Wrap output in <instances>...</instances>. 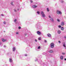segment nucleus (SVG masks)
Returning a JSON list of instances; mask_svg holds the SVG:
<instances>
[{"label": "nucleus", "mask_w": 66, "mask_h": 66, "mask_svg": "<svg viewBox=\"0 0 66 66\" xmlns=\"http://www.w3.org/2000/svg\"><path fill=\"white\" fill-rule=\"evenodd\" d=\"M41 14L42 15V17H45L46 16L44 13V12L43 11H41Z\"/></svg>", "instance_id": "f257e3e1"}, {"label": "nucleus", "mask_w": 66, "mask_h": 66, "mask_svg": "<svg viewBox=\"0 0 66 66\" xmlns=\"http://www.w3.org/2000/svg\"><path fill=\"white\" fill-rule=\"evenodd\" d=\"M51 47V48H53L54 47V44L53 43H52L50 44Z\"/></svg>", "instance_id": "f03ea898"}, {"label": "nucleus", "mask_w": 66, "mask_h": 66, "mask_svg": "<svg viewBox=\"0 0 66 66\" xmlns=\"http://www.w3.org/2000/svg\"><path fill=\"white\" fill-rule=\"evenodd\" d=\"M37 33L38 35H40V34H41V33H40V32H39V31H37Z\"/></svg>", "instance_id": "7ed1b4c3"}, {"label": "nucleus", "mask_w": 66, "mask_h": 66, "mask_svg": "<svg viewBox=\"0 0 66 66\" xmlns=\"http://www.w3.org/2000/svg\"><path fill=\"white\" fill-rule=\"evenodd\" d=\"M37 7V6L35 5H34L32 6V7L33 8H36Z\"/></svg>", "instance_id": "20e7f679"}, {"label": "nucleus", "mask_w": 66, "mask_h": 66, "mask_svg": "<svg viewBox=\"0 0 66 66\" xmlns=\"http://www.w3.org/2000/svg\"><path fill=\"white\" fill-rule=\"evenodd\" d=\"M63 46L64 47H66V45H66V44H65V43H63Z\"/></svg>", "instance_id": "39448f33"}, {"label": "nucleus", "mask_w": 66, "mask_h": 66, "mask_svg": "<svg viewBox=\"0 0 66 66\" xmlns=\"http://www.w3.org/2000/svg\"><path fill=\"white\" fill-rule=\"evenodd\" d=\"M9 61H10V62L11 63H12V62H13V60H12V59L11 58H10Z\"/></svg>", "instance_id": "423d86ee"}, {"label": "nucleus", "mask_w": 66, "mask_h": 66, "mask_svg": "<svg viewBox=\"0 0 66 66\" xmlns=\"http://www.w3.org/2000/svg\"><path fill=\"white\" fill-rule=\"evenodd\" d=\"M61 26H64V22H62L61 23Z\"/></svg>", "instance_id": "0eeeda50"}, {"label": "nucleus", "mask_w": 66, "mask_h": 66, "mask_svg": "<svg viewBox=\"0 0 66 66\" xmlns=\"http://www.w3.org/2000/svg\"><path fill=\"white\" fill-rule=\"evenodd\" d=\"M2 41H3V42H4L6 41V39L4 40V39H2Z\"/></svg>", "instance_id": "6e6552de"}, {"label": "nucleus", "mask_w": 66, "mask_h": 66, "mask_svg": "<svg viewBox=\"0 0 66 66\" xmlns=\"http://www.w3.org/2000/svg\"><path fill=\"white\" fill-rule=\"evenodd\" d=\"M57 33H58V34H61V31L60 30H58L57 31Z\"/></svg>", "instance_id": "1a4fd4ad"}, {"label": "nucleus", "mask_w": 66, "mask_h": 66, "mask_svg": "<svg viewBox=\"0 0 66 66\" xmlns=\"http://www.w3.org/2000/svg\"><path fill=\"white\" fill-rule=\"evenodd\" d=\"M47 36H48V37H51V34H47Z\"/></svg>", "instance_id": "9d476101"}, {"label": "nucleus", "mask_w": 66, "mask_h": 66, "mask_svg": "<svg viewBox=\"0 0 66 66\" xmlns=\"http://www.w3.org/2000/svg\"><path fill=\"white\" fill-rule=\"evenodd\" d=\"M50 20H51V21L52 22H53L54 21V20H53V18H51L50 19Z\"/></svg>", "instance_id": "9b49d317"}, {"label": "nucleus", "mask_w": 66, "mask_h": 66, "mask_svg": "<svg viewBox=\"0 0 66 66\" xmlns=\"http://www.w3.org/2000/svg\"><path fill=\"white\" fill-rule=\"evenodd\" d=\"M64 27H61V30H62V31H63V30H64Z\"/></svg>", "instance_id": "f8f14e48"}, {"label": "nucleus", "mask_w": 66, "mask_h": 66, "mask_svg": "<svg viewBox=\"0 0 66 66\" xmlns=\"http://www.w3.org/2000/svg\"><path fill=\"white\" fill-rule=\"evenodd\" d=\"M59 12H60V11H59V10L57 11L56 13L58 15H59Z\"/></svg>", "instance_id": "ddd939ff"}, {"label": "nucleus", "mask_w": 66, "mask_h": 66, "mask_svg": "<svg viewBox=\"0 0 66 66\" xmlns=\"http://www.w3.org/2000/svg\"><path fill=\"white\" fill-rule=\"evenodd\" d=\"M15 50H16V48H15V47H14L13 48V51H15Z\"/></svg>", "instance_id": "4468645a"}, {"label": "nucleus", "mask_w": 66, "mask_h": 66, "mask_svg": "<svg viewBox=\"0 0 66 66\" xmlns=\"http://www.w3.org/2000/svg\"><path fill=\"white\" fill-rule=\"evenodd\" d=\"M60 59L61 60H63V56H60Z\"/></svg>", "instance_id": "2eb2a0df"}, {"label": "nucleus", "mask_w": 66, "mask_h": 66, "mask_svg": "<svg viewBox=\"0 0 66 66\" xmlns=\"http://www.w3.org/2000/svg\"><path fill=\"white\" fill-rule=\"evenodd\" d=\"M49 52L50 53H52L53 52V51L52 50H50L49 51Z\"/></svg>", "instance_id": "dca6fc26"}, {"label": "nucleus", "mask_w": 66, "mask_h": 66, "mask_svg": "<svg viewBox=\"0 0 66 66\" xmlns=\"http://www.w3.org/2000/svg\"><path fill=\"white\" fill-rule=\"evenodd\" d=\"M59 14H62V12H61V11H59Z\"/></svg>", "instance_id": "f3484780"}, {"label": "nucleus", "mask_w": 66, "mask_h": 66, "mask_svg": "<svg viewBox=\"0 0 66 66\" xmlns=\"http://www.w3.org/2000/svg\"><path fill=\"white\" fill-rule=\"evenodd\" d=\"M38 39V40H41V38L40 37Z\"/></svg>", "instance_id": "a211bd4d"}, {"label": "nucleus", "mask_w": 66, "mask_h": 66, "mask_svg": "<svg viewBox=\"0 0 66 66\" xmlns=\"http://www.w3.org/2000/svg\"><path fill=\"white\" fill-rule=\"evenodd\" d=\"M47 12H49V8H47Z\"/></svg>", "instance_id": "6ab92c4d"}, {"label": "nucleus", "mask_w": 66, "mask_h": 66, "mask_svg": "<svg viewBox=\"0 0 66 66\" xmlns=\"http://www.w3.org/2000/svg\"><path fill=\"white\" fill-rule=\"evenodd\" d=\"M59 28H61V26H60V25H59L58 26Z\"/></svg>", "instance_id": "aec40b11"}, {"label": "nucleus", "mask_w": 66, "mask_h": 66, "mask_svg": "<svg viewBox=\"0 0 66 66\" xmlns=\"http://www.w3.org/2000/svg\"><path fill=\"white\" fill-rule=\"evenodd\" d=\"M40 46H39L38 47V49H40Z\"/></svg>", "instance_id": "412c9836"}, {"label": "nucleus", "mask_w": 66, "mask_h": 66, "mask_svg": "<svg viewBox=\"0 0 66 66\" xmlns=\"http://www.w3.org/2000/svg\"><path fill=\"white\" fill-rule=\"evenodd\" d=\"M30 2H31V3H33V1H32V0H30Z\"/></svg>", "instance_id": "4be33fe9"}, {"label": "nucleus", "mask_w": 66, "mask_h": 66, "mask_svg": "<svg viewBox=\"0 0 66 66\" xmlns=\"http://www.w3.org/2000/svg\"><path fill=\"white\" fill-rule=\"evenodd\" d=\"M37 14H39V12L38 11L37 12Z\"/></svg>", "instance_id": "5701e85b"}, {"label": "nucleus", "mask_w": 66, "mask_h": 66, "mask_svg": "<svg viewBox=\"0 0 66 66\" xmlns=\"http://www.w3.org/2000/svg\"><path fill=\"white\" fill-rule=\"evenodd\" d=\"M62 54L63 55H65V53H62Z\"/></svg>", "instance_id": "b1692460"}, {"label": "nucleus", "mask_w": 66, "mask_h": 66, "mask_svg": "<svg viewBox=\"0 0 66 66\" xmlns=\"http://www.w3.org/2000/svg\"><path fill=\"white\" fill-rule=\"evenodd\" d=\"M19 29H21V27L19 26Z\"/></svg>", "instance_id": "393cba45"}, {"label": "nucleus", "mask_w": 66, "mask_h": 66, "mask_svg": "<svg viewBox=\"0 0 66 66\" xmlns=\"http://www.w3.org/2000/svg\"><path fill=\"white\" fill-rule=\"evenodd\" d=\"M59 44H61V41H60V40H59Z\"/></svg>", "instance_id": "a878e982"}, {"label": "nucleus", "mask_w": 66, "mask_h": 66, "mask_svg": "<svg viewBox=\"0 0 66 66\" xmlns=\"http://www.w3.org/2000/svg\"><path fill=\"white\" fill-rule=\"evenodd\" d=\"M4 24H5L6 23V22H5V21L4 22Z\"/></svg>", "instance_id": "bb28decb"}, {"label": "nucleus", "mask_w": 66, "mask_h": 66, "mask_svg": "<svg viewBox=\"0 0 66 66\" xmlns=\"http://www.w3.org/2000/svg\"><path fill=\"white\" fill-rule=\"evenodd\" d=\"M57 21H58V22H60V20H59V19H57Z\"/></svg>", "instance_id": "cd10ccee"}, {"label": "nucleus", "mask_w": 66, "mask_h": 66, "mask_svg": "<svg viewBox=\"0 0 66 66\" xmlns=\"http://www.w3.org/2000/svg\"><path fill=\"white\" fill-rule=\"evenodd\" d=\"M35 42H37V40L35 39Z\"/></svg>", "instance_id": "c85d7f7f"}, {"label": "nucleus", "mask_w": 66, "mask_h": 66, "mask_svg": "<svg viewBox=\"0 0 66 66\" xmlns=\"http://www.w3.org/2000/svg\"><path fill=\"white\" fill-rule=\"evenodd\" d=\"M16 20H16V19H15V20H14V22H16Z\"/></svg>", "instance_id": "c756f323"}, {"label": "nucleus", "mask_w": 66, "mask_h": 66, "mask_svg": "<svg viewBox=\"0 0 66 66\" xmlns=\"http://www.w3.org/2000/svg\"><path fill=\"white\" fill-rule=\"evenodd\" d=\"M27 35V33L25 34V36H26V35Z\"/></svg>", "instance_id": "7c9ffc66"}, {"label": "nucleus", "mask_w": 66, "mask_h": 66, "mask_svg": "<svg viewBox=\"0 0 66 66\" xmlns=\"http://www.w3.org/2000/svg\"><path fill=\"white\" fill-rule=\"evenodd\" d=\"M1 15L2 16H4V15H3V14H1Z\"/></svg>", "instance_id": "2f4dec72"}, {"label": "nucleus", "mask_w": 66, "mask_h": 66, "mask_svg": "<svg viewBox=\"0 0 66 66\" xmlns=\"http://www.w3.org/2000/svg\"><path fill=\"white\" fill-rule=\"evenodd\" d=\"M45 43H46L47 42V41L46 40H45Z\"/></svg>", "instance_id": "473e14b6"}, {"label": "nucleus", "mask_w": 66, "mask_h": 66, "mask_svg": "<svg viewBox=\"0 0 66 66\" xmlns=\"http://www.w3.org/2000/svg\"><path fill=\"white\" fill-rule=\"evenodd\" d=\"M14 12H16V10L15 9L14 10Z\"/></svg>", "instance_id": "72a5a7b5"}, {"label": "nucleus", "mask_w": 66, "mask_h": 66, "mask_svg": "<svg viewBox=\"0 0 66 66\" xmlns=\"http://www.w3.org/2000/svg\"><path fill=\"white\" fill-rule=\"evenodd\" d=\"M37 60H38V59H37L35 61L36 62L37 61Z\"/></svg>", "instance_id": "f704fd0d"}, {"label": "nucleus", "mask_w": 66, "mask_h": 66, "mask_svg": "<svg viewBox=\"0 0 66 66\" xmlns=\"http://www.w3.org/2000/svg\"><path fill=\"white\" fill-rule=\"evenodd\" d=\"M16 34H18V32H16Z\"/></svg>", "instance_id": "c9c22d12"}, {"label": "nucleus", "mask_w": 66, "mask_h": 66, "mask_svg": "<svg viewBox=\"0 0 66 66\" xmlns=\"http://www.w3.org/2000/svg\"><path fill=\"white\" fill-rule=\"evenodd\" d=\"M25 56H27V55L26 54H25Z\"/></svg>", "instance_id": "e433bc0d"}, {"label": "nucleus", "mask_w": 66, "mask_h": 66, "mask_svg": "<svg viewBox=\"0 0 66 66\" xmlns=\"http://www.w3.org/2000/svg\"><path fill=\"white\" fill-rule=\"evenodd\" d=\"M11 4H12V5H13V2H12L11 3Z\"/></svg>", "instance_id": "4c0bfd02"}, {"label": "nucleus", "mask_w": 66, "mask_h": 66, "mask_svg": "<svg viewBox=\"0 0 66 66\" xmlns=\"http://www.w3.org/2000/svg\"><path fill=\"white\" fill-rule=\"evenodd\" d=\"M49 18H51V16H50L49 15Z\"/></svg>", "instance_id": "58836bf2"}, {"label": "nucleus", "mask_w": 66, "mask_h": 66, "mask_svg": "<svg viewBox=\"0 0 66 66\" xmlns=\"http://www.w3.org/2000/svg\"><path fill=\"white\" fill-rule=\"evenodd\" d=\"M64 38H66V36H65L64 37Z\"/></svg>", "instance_id": "ea45409f"}, {"label": "nucleus", "mask_w": 66, "mask_h": 66, "mask_svg": "<svg viewBox=\"0 0 66 66\" xmlns=\"http://www.w3.org/2000/svg\"><path fill=\"white\" fill-rule=\"evenodd\" d=\"M64 60H65V61H66V58H65L64 59Z\"/></svg>", "instance_id": "a19ab883"}, {"label": "nucleus", "mask_w": 66, "mask_h": 66, "mask_svg": "<svg viewBox=\"0 0 66 66\" xmlns=\"http://www.w3.org/2000/svg\"><path fill=\"white\" fill-rule=\"evenodd\" d=\"M4 12H5V13H6V11H5Z\"/></svg>", "instance_id": "79ce46f5"}, {"label": "nucleus", "mask_w": 66, "mask_h": 66, "mask_svg": "<svg viewBox=\"0 0 66 66\" xmlns=\"http://www.w3.org/2000/svg\"><path fill=\"white\" fill-rule=\"evenodd\" d=\"M1 43L0 42V45H1Z\"/></svg>", "instance_id": "37998d69"}, {"label": "nucleus", "mask_w": 66, "mask_h": 66, "mask_svg": "<svg viewBox=\"0 0 66 66\" xmlns=\"http://www.w3.org/2000/svg\"><path fill=\"white\" fill-rule=\"evenodd\" d=\"M17 10L18 11H19V9H18Z\"/></svg>", "instance_id": "c03bdc74"}, {"label": "nucleus", "mask_w": 66, "mask_h": 66, "mask_svg": "<svg viewBox=\"0 0 66 66\" xmlns=\"http://www.w3.org/2000/svg\"><path fill=\"white\" fill-rule=\"evenodd\" d=\"M4 33H5V31H4Z\"/></svg>", "instance_id": "a18cd8bd"}, {"label": "nucleus", "mask_w": 66, "mask_h": 66, "mask_svg": "<svg viewBox=\"0 0 66 66\" xmlns=\"http://www.w3.org/2000/svg\"><path fill=\"white\" fill-rule=\"evenodd\" d=\"M4 47H5V46L4 45Z\"/></svg>", "instance_id": "49530a36"}]
</instances>
